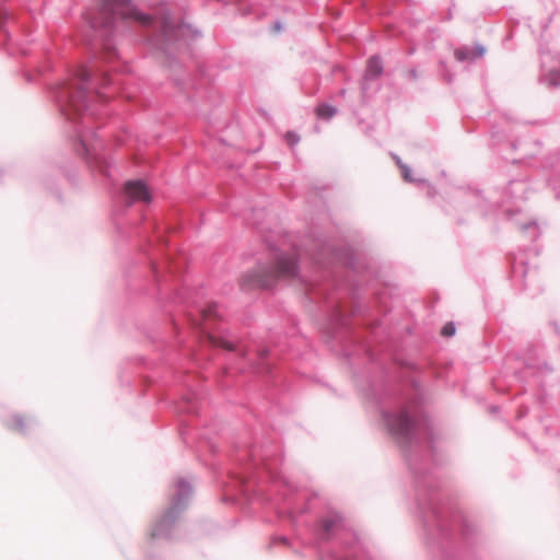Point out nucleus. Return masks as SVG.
I'll list each match as a JSON object with an SVG mask.
<instances>
[{"label":"nucleus","mask_w":560,"mask_h":560,"mask_svg":"<svg viewBox=\"0 0 560 560\" xmlns=\"http://www.w3.org/2000/svg\"><path fill=\"white\" fill-rule=\"evenodd\" d=\"M482 54H483V49L482 48H479L478 51H476V52L468 51L466 49H457L455 51V58L457 60H459V61H463V60L480 57V56H482Z\"/></svg>","instance_id":"nucleus-7"},{"label":"nucleus","mask_w":560,"mask_h":560,"mask_svg":"<svg viewBox=\"0 0 560 560\" xmlns=\"http://www.w3.org/2000/svg\"><path fill=\"white\" fill-rule=\"evenodd\" d=\"M382 61L377 57H372L368 61L366 75L375 78L382 73Z\"/></svg>","instance_id":"nucleus-6"},{"label":"nucleus","mask_w":560,"mask_h":560,"mask_svg":"<svg viewBox=\"0 0 560 560\" xmlns=\"http://www.w3.org/2000/svg\"><path fill=\"white\" fill-rule=\"evenodd\" d=\"M324 526H325V529H329V527L331 526V523L330 522H325Z\"/></svg>","instance_id":"nucleus-18"},{"label":"nucleus","mask_w":560,"mask_h":560,"mask_svg":"<svg viewBox=\"0 0 560 560\" xmlns=\"http://www.w3.org/2000/svg\"><path fill=\"white\" fill-rule=\"evenodd\" d=\"M441 332L445 337H451L455 334V326L452 323H447L444 325Z\"/></svg>","instance_id":"nucleus-10"},{"label":"nucleus","mask_w":560,"mask_h":560,"mask_svg":"<svg viewBox=\"0 0 560 560\" xmlns=\"http://www.w3.org/2000/svg\"><path fill=\"white\" fill-rule=\"evenodd\" d=\"M105 13L117 14L122 20H133L142 25L151 23L152 18L140 13L129 0H107L103 8Z\"/></svg>","instance_id":"nucleus-1"},{"label":"nucleus","mask_w":560,"mask_h":560,"mask_svg":"<svg viewBox=\"0 0 560 560\" xmlns=\"http://www.w3.org/2000/svg\"><path fill=\"white\" fill-rule=\"evenodd\" d=\"M392 430L397 434H405L407 433L409 427H410V419L406 412L398 413L393 423L390 424Z\"/></svg>","instance_id":"nucleus-4"},{"label":"nucleus","mask_w":560,"mask_h":560,"mask_svg":"<svg viewBox=\"0 0 560 560\" xmlns=\"http://www.w3.org/2000/svg\"><path fill=\"white\" fill-rule=\"evenodd\" d=\"M207 339L213 347H220L228 351H233L236 349V345L224 339L223 337L214 336L213 334L208 332Z\"/></svg>","instance_id":"nucleus-5"},{"label":"nucleus","mask_w":560,"mask_h":560,"mask_svg":"<svg viewBox=\"0 0 560 560\" xmlns=\"http://www.w3.org/2000/svg\"><path fill=\"white\" fill-rule=\"evenodd\" d=\"M258 282H259L260 285H267L268 284L267 280H264V279L258 280Z\"/></svg>","instance_id":"nucleus-16"},{"label":"nucleus","mask_w":560,"mask_h":560,"mask_svg":"<svg viewBox=\"0 0 560 560\" xmlns=\"http://www.w3.org/2000/svg\"><path fill=\"white\" fill-rule=\"evenodd\" d=\"M9 19V13L5 10H0V27Z\"/></svg>","instance_id":"nucleus-12"},{"label":"nucleus","mask_w":560,"mask_h":560,"mask_svg":"<svg viewBox=\"0 0 560 560\" xmlns=\"http://www.w3.org/2000/svg\"><path fill=\"white\" fill-rule=\"evenodd\" d=\"M13 427H14L15 429H20V428H22V427H23L22 419H19V418H18V419H15V420H14V423H13Z\"/></svg>","instance_id":"nucleus-15"},{"label":"nucleus","mask_w":560,"mask_h":560,"mask_svg":"<svg viewBox=\"0 0 560 560\" xmlns=\"http://www.w3.org/2000/svg\"><path fill=\"white\" fill-rule=\"evenodd\" d=\"M201 314L205 320L214 318L217 316V305L211 304L207 306L206 308L202 310Z\"/></svg>","instance_id":"nucleus-9"},{"label":"nucleus","mask_w":560,"mask_h":560,"mask_svg":"<svg viewBox=\"0 0 560 560\" xmlns=\"http://www.w3.org/2000/svg\"><path fill=\"white\" fill-rule=\"evenodd\" d=\"M287 138L291 144L298 142V138L293 133H288Z\"/></svg>","instance_id":"nucleus-14"},{"label":"nucleus","mask_w":560,"mask_h":560,"mask_svg":"<svg viewBox=\"0 0 560 560\" xmlns=\"http://www.w3.org/2000/svg\"><path fill=\"white\" fill-rule=\"evenodd\" d=\"M125 192L132 201L149 202L151 200L150 191L141 180L128 182L125 186Z\"/></svg>","instance_id":"nucleus-2"},{"label":"nucleus","mask_w":560,"mask_h":560,"mask_svg":"<svg viewBox=\"0 0 560 560\" xmlns=\"http://www.w3.org/2000/svg\"><path fill=\"white\" fill-rule=\"evenodd\" d=\"M404 177L408 180L409 178V172L407 170L404 171Z\"/></svg>","instance_id":"nucleus-17"},{"label":"nucleus","mask_w":560,"mask_h":560,"mask_svg":"<svg viewBox=\"0 0 560 560\" xmlns=\"http://www.w3.org/2000/svg\"><path fill=\"white\" fill-rule=\"evenodd\" d=\"M296 264L291 256H280L272 268V277H291L295 273Z\"/></svg>","instance_id":"nucleus-3"},{"label":"nucleus","mask_w":560,"mask_h":560,"mask_svg":"<svg viewBox=\"0 0 560 560\" xmlns=\"http://www.w3.org/2000/svg\"><path fill=\"white\" fill-rule=\"evenodd\" d=\"M336 112L337 110L335 107L327 104H322L316 108V115L323 119L331 118L336 114Z\"/></svg>","instance_id":"nucleus-8"},{"label":"nucleus","mask_w":560,"mask_h":560,"mask_svg":"<svg viewBox=\"0 0 560 560\" xmlns=\"http://www.w3.org/2000/svg\"><path fill=\"white\" fill-rule=\"evenodd\" d=\"M161 23L164 30H166L170 26L168 16L164 15L161 16Z\"/></svg>","instance_id":"nucleus-13"},{"label":"nucleus","mask_w":560,"mask_h":560,"mask_svg":"<svg viewBox=\"0 0 560 560\" xmlns=\"http://www.w3.org/2000/svg\"><path fill=\"white\" fill-rule=\"evenodd\" d=\"M77 75L81 81H86L90 78V72L86 68H80L77 72Z\"/></svg>","instance_id":"nucleus-11"}]
</instances>
